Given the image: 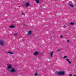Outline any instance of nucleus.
Here are the masks:
<instances>
[{
  "mask_svg": "<svg viewBox=\"0 0 76 76\" xmlns=\"http://www.w3.org/2000/svg\"><path fill=\"white\" fill-rule=\"evenodd\" d=\"M7 66H8L7 70L8 71L11 72L12 73H15L16 72L15 69L12 67V65L11 64H7Z\"/></svg>",
  "mask_w": 76,
  "mask_h": 76,
  "instance_id": "f257e3e1",
  "label": "nucleus"
},
{
  "mask_svg": "<svg viewBox=\"0 0 76 76\" xmlns=\"http://www.w3.org/2000/svg\"><path fill=\"white\" fill-rule=\"evenodd\" d=\"M65 75V72L63 71H59L56 73L57 76H64Z\"/></svg>",
  "mask_w": 76,
  "mask_h": 76,
  "instance_id": "f03ea898",
  "label": "nucleus"
},
{
  "mask_svg": "<svg viewBox=\"0 0 76 76\" xmlns=\"http://www.w3.org/2000/svg\"><path fill=\"white\" fill-rule=\"evenodd\" d=\"M5 42L3 40H0V45L1 46H4Z\"/></svg>",
  "mask_w": 76,
  "mask_h": 76,
  "instance_id": "7ed1b4c3",
  "label": "nucleus"
},
{
  "mask_svg": "<svg viewBox=\"0 0 76 76\" xmlns=\"http://www.w3.org/2000/svg\"><path fill=\"white\" fill-rule=\"evenodd\" d=\"M39 53H38V51H37L35 52L33 54L34 55V56H37V55L39 54Z\"/></svg>",
  "mask_w": 76,
  "mask_h": 76,
  "instance_id": "20e7f679",
  "label": "nucleus"
},
{
  "mask_svg": "<svg viewBox=\"0 0 76 76\" xmlns=\"http://www.w3.org/2000/svg\"><path fill=\"white\" fill-rule=\"evenodd\" d=\"M31 34H32V31H29L28 32V35H29Z\"/></svg>",
  "mask_w": 76,
  "mask_h": 76,
  "instance_id": "39448f33",
  "label": "nucleus"
},
{
  "mask_svg": "<svg viewBox=\"0 0 76 76\" xmlns=\"http://www.w3.org/2000/svg\"><path fill=\"white\" fill-rule=\"evenodd\" d=\"M10 28H15V27L14 25H11L10 26Z\"/></svg>",
  "mask_w": 76,
  "mask_h": 76,
  "instance_id": "423d86ee",
  "label": "nucleus"
},
{
  "mask_svg": "<svg viewBox=\"0 0 76 76\" xmlns=\"http://www.w3.org/2000/svg\"><path fill=\"white\" fill-rule=\"evenodd\" d=\"M66 60L67 61H68V62L69 63V64H71V62L70 61V60H69V59H68V58H66Z\"/></svg>",
  "mask_w": 76,
  "mask_h": 76,
  "instance_id": "0eeeda50",
  "label": "nucleus"
},
{
  "mask_svg": "<svg viewBox=\"0 0 76 76\" xmlns=\"http://www.w3.org/2000/svg\"><path fill=\"white\" fill-rule=\"evenodd\" d=\"M7 53H8V54H14V53L10 51H9V52H7Z\"/></svg>",
  "mask_w": 76,
  "mask_h": 76,
  "instance_id": "6e6552de",
  "label": "nucleus"
},
{
  "mask_svg": "<svg viewBox=\"0 0 76 76\" xmlns=\"http://www.w3.org/2000/svg\"><path fill=\"white\" fill-rule=\"evenodd\" d=\"M68 5L70 6V7H74V6H73V5H72V4H68Z\"/></svg>",
  "mask_w": 76,
  "mask_h": 76,
  "instance_id": "1a4fd4ad",
  "label": "nucleus"
},
{
  "mask_svg": "<svg viewBox=\"0 0 76 76\" xmlns=\"http://www.w3.org/2000/svg\"><path fill=\"white\" fill-rule=\"evenodd\" d=\"M35 76H38V72L36 71V73L34 74Z\"/></svg>",
  "mask_w": 76,
  "mask_h": 76,
  "instance_id": "9d476101",
  "label": "nucleus"
},
{
  "mask_svg": "<svg viewBox=\"0 0 76 76\" xmlns=\"http://www.w3.org/2000/svg\"><path fill=\"white\" fill-rule=\"evenodd\" d=\"M54 53V52H52L51 53H50V57H53V53Z\"/></svg>",
  "mask_w": 76,
  "mask_h": 76,
  "instance_id": "9b49d317",
  "label": "nucleus"
},
{
  "mask_svg": "<svg viewBox=\"0 0 76 76\" xmlns=\"http://www.w3.org/2000/svg\"><path fill=\"white\" fill-rule=\"evenodd\" d=\"M26 6H29V3H26Z\"/></svg>",
  "mask_w": 76,
  "mask_h": 76,
  "instance_id": "f8f14e48",
  "label": "nucleus"
},
{
  "mask_svg": "<svg viewBox=\"0 0 76 76\" xmlns=\"http://www.w3.org/2000/svg\"><path fill=\"white\" fill-rule=\"evenodd\" d=\"M35 1H36L37 3H39V1L38 0H36Z\"/></svg>",
  "mask_w": 76,
  "mask_h": 76,
  "instance_id": "ddd939ff",
  "label": "nucleus"
},
{
  "mask_svg": "<svg viewBox=\"0 0 76 76\" xmlns=\"http://www.w3.org/2000/svg\"><path fill=\"white\" fill-rule=\"evenodd\" d=\"M67 56H65L63 58V59H64L66 58H67Z\"/></svg>",
  "mask_w": 76,
  "mask_h": 76,
  "instance_id": "4468645a",
  "label": "nucleus"
},
{
  "mask_svg": "<svg viewBox=\"0 0 76 76\" xmlns=\"http://www.w3.org/2000/svg\"><path fill=\"white\" fill-rule=\"evenodd\" d=\"M70 24L71 25H74L75 24L71 22L70 23Z\"/></svg>",
  "mask_w": 76,
  "mask_h": 76,
  "instance_id": "2eb2a0df",
  "label": "nucleus"
},
{
  "mask_svg": "<svg viewBox=\"0 0 76 76\" xmlns=\"http://www.w3.org/2000/svg\"><path fill=\"white\" fill-rule=\"evenodd\" d=\"M63 35H61L60 37L61 38H63Z\"/></svg>",
  "mask_w": 76,
  "mask_h": 76,
  "instance_id": "dca6fc26",
  "label": "nucleus"
},
{
  "mask_svg": "<svg viewBox=\"0 0 76 76\" xmlns=\"http://www.w3.org/2000/svg\"><path fill=\"white\" fill-rule=\"evenodd\" d=\"M14 34L15 36H16V35H18V34H17V33H14Z\"/></svg>",
  "mask_w": 76,
  "mask_h": 76,
  "instance_id": "f3484780",
  "label": "nucleus"
},
{
  "mask_svg": "<svg viewBox=\"0 0 76 76\" xmlns=\"http://www.w3.org/2000/svg\"><path fill=\"white\" fill-rule=\"evenodd\" d=\"M22 15H23L24 16H25V14H24V13H22Z\"/></svg>",
  "mask_w": 76,
  "mask_h": 76,
  "instance_id": "a211bd4d",
  "label": "nucleus"
},
{
  "mask_svg": "<svg viewBox=\"0 0 76 76\" xmlns=\"http://www.w3.org/2000/svg\"><path fill=\"white\" fill-rule=\"evenodd\" d=\"M60 51H61V50L59 49L58 50V52H60Z\"/></svg>",
  "mask_w": 76,
  "mask_h": 76,
  "instance_id": "6ab92c4d",
  "label": "nucleus"
},
{
  "mask_svg": "<svg viewBox=\"0 0 76 76\" xmlns=\"http://www.w3.org/2000/svg\"><path fill=\"white\" fill-rule=\"evenodd\" d=\"M64 26L65 28H66V26L65 25H64Z\"/></svg>",
  "mask_w": 76,
  "mask_h": 76,
  "instance_id": "aec40b11",
  "label": "nucleus"
},
{
  "mask_svg": "<svg viewBox=\"0 0 76 76\" xmlns=\"http://www.w3.org/2000/svg\"><path fill=\"white\" fill-rule=\"evenodd\" d=\"M69 76H72V74H70Z\"/></svg>",
  "mask_w": 76,
  "mask_h": 76,
  "instance_id": "412c9836",
  "label": "nucleus"
},
{
  "mask_svg": "<svg viewBox=\"0 0 76 76\" xmlns=\"http://www.w3.org/2000/svg\"><path fill=\"white\" fill-rule=\"evenodd\" d=\"M67 42H69V40H67Z\"/></svg>",
  "mask_w": 76,
  "mask_h": 76,
  "instance_id": "4be33fe9",
  "label": "nucleus"
},
{
  "mask_svg": "<svg viewBox=\"0 0 76 76\" xmlns=\"http://www.w3.org/2000/svg\"><path fill=\"white\" fill-rule=\"evenodd\" d=\"M76 76V75H74V76Z\"/></svg>",
  "mask_w": 76,
  "mask_h": 76,
  "instance_id": "5701e85b",
  "label": "nucleus"
}]
</instances>
